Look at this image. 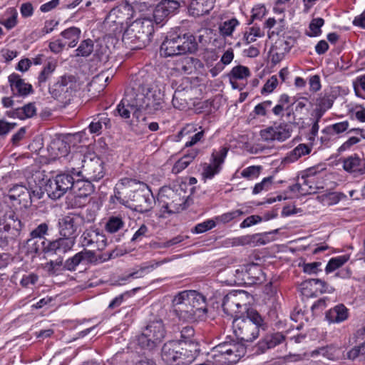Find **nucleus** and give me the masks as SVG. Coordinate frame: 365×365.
Listing matches in <instances>:
<instances>
[{
    "mask_svg": "<svg viewBox=\"0 0 365 365\" xmlns=\"http://www.w3.org/2000/svg\"><path fill=\"white\" fill-rule=\"evenodd\" d=\"M349 121L344 120L327 126L325 129L323 130V132L327 133L331 136H334L335 135H339L346 132L349 129Z\"/></svg>",
    "mask_w": 365,
    "mask_h": 365,
    "instance_id": "obj_39",
    "label": "nucleus"
},
{
    "mask_svg": "<svg viewBox=\"0 0 365 365\" xmlns=\"http://www.w3.org/2000/svg\"><path fill=\"white\" fill-rule=\"evenodd\" d=\"M292 133V126L284 121L277 123L266 127L259 131L262 140L267 143L274 141L284 142L289 139Z\"/></svg>",
    "mask_w": 365,
    "mask_h": 365,
    "instance_id": "obj_12",
    "label": "nucleus"
},
{
    "mask_svg": "<svg viewBox=\"0 0 365 365\" xmlns=\"http://www.w3.org/2000/svg\"><path fill=\"white\" fill-rule=\"evenodd\" d=\"M24 224L18 215L12 210L6 212L0 218V247L8 245L20 235Z\"/></svg>",
    "mask_w": 365,
    "mask_h": 365,
    "instance_id": "obj_8",
    "label": "nucleus"
},
{
    "mask_svg": "<svg viewBox=\"0 0 365 365\" xmlns=\"http://www.w3.org/2000/svg\"><path fill=\"white\" fill-rule=\"evenodd\" d=\"M93 50V43L90 38L83 41L76 49V56H88Z\"/></svg>",
    "mask_w": 365,
    "mask_h": 365,
    "instance_id": "obj_48",
    "label": "nucleus"
},
{
    "mask_svg": "<svg viewBox=\"0 0 365 365\" xmlns=\"http://www.w3.org/2000/svg\"><path fill=\"white\" fill-rule=\"evenodd\" d=\"M204 68V64L198 58L183 56L174 62L173 69L182 74H192Z\"/></svg>",
    "mask_w": 365,
    "mask_h": 365,
    "instance_id": "obj_18",
    "label": "nucleus"
},
{
    "mask_svg": "<svg viewBox=\"0 0 365 365\" xmlns=\"http://www.w3.org/2000/svg\"><path fill=\"white\" fill-rule=\"evenodd\" d=\"M244 212L240 210H235L230 212H225L216 217V220L222 223H228L232 220L242 215Z\"/></svg>",
    "mask_w": 365,
    "mask_h": 365,
    "instance_id": "obj_53",
    "label": "nucleus"
},
{
    "mask_svg": "<svg viewBox=\"0 0 365 365\" xmlns=\"http://www.w3.org/2000/svg\"><path fill=\"white\" fill-rule=\"evenodd\" d=\"M284 336L280 332H276L266 335L257 344L258 350L264 352L267 349H272L284 341Z\"/></svg>",
    "mask_w": 365,
    "mask_h": 365,
    "instance_id": "obj_30",
    "label": "nucleus"
},
{
    "mask_svg": "<svg viewBox=\"0 0 365 365\" xmlns=\"http://www.w3.org/2000/svg\"><path fill=\"white\" fill-rule=\"evenodd\" d=\"M125 222L120 216H111L108 218L105 228L109 233H115L124 227Z\"/></svg>",
    "mask_w": 365,
    "mask_h": 365,
    "instance_id": "obj_40",
    "label": "nucleus"
},
{
    "mask_svg": "<svg viewBox=\"0 0 365 365\" xmlns=\"http://www.w3.org/2000/svg\"><path fill=\"white\" fill-rule=\"evenodd\" d=\"M19 109V115L20 120H25L26 118H29L33 117L36 113V108L35 107L34 103H29L21 108H18Z\"/></svg>",
    "mask_w": 365,
    "mask_h": 365,
    "instance_id": "obj_50",
    "label": "nucleus"
},
{
    "mask_svg": "<svg viewBox=\"0 0 365 365\" xmlns=\"http://www.w3.org/2000/svg\"><path fill=\"white\" fill-rule=\"evenodd\" d=\"M81 243L83 247H88L103 250L107 245V239L103 232L97 228L86 229L82 234Z\"/></svg>",
    "mask_w": 365,
    "mask_h": 365,
    "instance_id": "obj_17",
    "label": "nucleus"
},
{
    "mask_svg": "<svg viewBox=\"0 0 365 365\" xmlns=\"http://www.w3.org/2000/svg\"><path fill=\"white\" fill-rule=\"evenodd\" d=\"M78 180L80 182H82V183L80 185L81 190H78L79 192L78 194V197H87L94 191L93 185L91 184L92 181H88L83 178L82 180Z\"/></svg>",
    "mask_w": 365,
    "mask_h": 365,
    "instance_id": "obj_55",
    "label": "nucleus"
},
{
    "mask_svg": "<svg viewBox=\"0 0 365 365\" xmlns=\"http://www.w3.org/2000/svg\"><path fill=\"white\" fill-rule=\"evenodd\" d=\"M245 274L248 283H259L262 282L263 273L259 266L251 264L246 265Z\"/></svg>",
    "mask_w": 365,
    "mask_h": 365,
    "instance_id": "obj_35",
    "label": "nucleus"
},
{
    "mask_svg": "<svg viewBox=\"0 0 365 365\" xmlns=\"http://www.w3.org/2000/svg\"><path fill=\"white\" fill-rule=\"evenodd\" d=\"M78 162H81L80 168H72L71 172L78 177L88 181H98L105 175L103 163L99 158H88L82 154H76L72 159L73 163L76 165Z\"/></svg>",
    "mask_w": 365,
    "mask_h": 365,
    "instance_id": "obj_6",
    "label": "nucleus"
},
{
    "mask_svg": "<svg viewBox=\"0 0 365 365\" xmlns=\"http://www.w3.org/2000/svg\"><path fill=\"white\" fill-rule=\"evenodd\" d=\"M163 93L157 87L140 88V91L133 97L132 106L135 107L133 117L138 121H145V115H154L163 110L164 106Z\"/></svg>",
    "mask_w": 365,
    "mask_h": 365,
    "instance_id": "obj_3",
    "label": "nucleus"
},
{
    "mask_svg": "<svg viewBox=\"0 0 365 365\" xmlns=\"http://www.w3.org/2000/svg\"><path fill=\"white\" fill-rule=\"evenodd\" d=\"M229 148L220 147L218 150H213L210 156V163L205 164L202 175L204 179H212L218 174L227 157Z\"/></svg>",
    "mask_w": 365,
    "mask_h": 365,
    "instance_id": "obj_13",
    "label": "nucleus"
},
{
    "mask_svg": "<svg viewBox=\"0 0 365 365\" xmlns=\"http://www.w3.org/2000/svg\"><path fill=\"white\" fill-rule=\"evenodd\" d=\"M81 31L79 28L72 26L67 29H65L61 33V36L65 40L64 43H66L70 48L75 47L81 36Z\"/></svg>",
    "mask_w": 365,
    "mask_h": 365,
    "instance_id": "obj_34",
    "label": "nucleus"
},
{
    "mask_svg": "<svg viewBox=\"0 0 365 365\" xmlns=\"http://www.w3.org/2000/svg\"><path fill=\"white\" fill-rule=\"evenodd\" d=\"M9 197L11 200H18L19 204L27 207L32 203L31 192L25 186L16 185L10 190Z\"/></svg>",
    "mask_w": 365,
    "mask_h": 365,
    "instance_id": "obj_26",
    "label": "nucleus"
},
{
    "mask_svg": "<svg viewBox=\"0 0 365 365\" xmlns=\"http://www.w3.org/2000/svg\"><path fill=\"white\" fill-rule=\"evenodd\" d=\"M9 82L12 91L19 96H25L33 92L32 86L26 83L17 73L11 74Z\"/></svg>",
    "mask_w": 365,
    "mask_h": 365,
    "instance_id": "obj_25",
    "label": "nucleus"
},
{
    "mask_svg": "<svg viewBox=\"0 0 365 365\" xmlns=\"http://www.w3.org/2000/svg\"><path fill=\"white\" fill-rule=\"evenodd\" d=\"M180 6L175 0H162L153 11V19L156 24H161L169 15L173 14Z\"/></svg>",
    "mask_w": 365,
    "mask_h": 365,
    "instance_id": "obj_20",
    "label": "nucleus"
},
{
    "mask_svg": "<svg viewBox=\"0 0 365 365\" xmlns=\"http://www.w3.org/2000/svg\"><path fill=\"white\" fill-rule=\"evenodd\" d=\"M128 97L129 96H127L125 98H123L116 108V111L118 114L124 118H130V113H133L135 110V107L131 105L133 98H129Z\"/></svg>",
    "mask_w": 365,
    "mask_h": 365,
    "instance_id": "obj_38",
    "label": "nucleus"
},
{
    "mask_svg": "<svg viewBox=\"0 0 365 365\" xmlns=\"http://www.w3.org/2000/svg\"><path fill=\"white\" fill-rule=\"evenodd\" d=\"M312 287H316L317 290L321 293H331L333 292L334 289L329 286L326 282L320 279H310L306 280L301 284L302 294L307 297H313L314 292L311 290Z\"/></svg>",
    "mask_w": 365,
    "mask_h": 365,
    "instance_id": "obj_22",
    "label": "nucleus"
},
{
    "mask_svg": "<svg viewBox=\"0 0 365 365\" xmlns=\"http://www.w3.org/2000/svg\"><path fill=\"white\" fill-rule=\"evenodd\" d=\"M200 351L198 343L190 344V346H182L179 355L178 365H190L197 356Z\"/></svg>",
    "mask_w": 365,
    "mask_h": 365,
    "instance_id": "obj_29",
    "label": "nucleus"
},
{
    "mask_svg": "<svg viewBox=\"0 0 365 365\" xmlns=\"http://www.w3.org/2000/svg\"><path fill=\"white\" fill-rule=\"evenodd\" d=\"M200 129V131H197L194 135L190 136V140L187 141L185 144V148L192 147L195 144L199 142H201L205 137V130L202 129V127L199 128Z\"/></svg>",
    "mask_w": 365,
    "mask_h": 365,
    "instance_id": "obj_61",
    "label": "nucleus"
},
{
    "mask_svg": "<svg viewBox=\"0 0 365 365\" xmlns=\"http://www.w3.org/2000/svg\"><path fill=\"white\" fill-rule=\"evenodd\" d=\"M128 27L130 32H134L141 41H149L150 36L154 32L153 22L149 18L138 19L132 22Z\"/></svg>",
    "mask_w": 365,
    "mask_h": 365,
    "instance_id": "obj_19",
    "label": "nucleus"
},
{
    "mask_svg": "<svg viewBox=\"0 0 365 365\" xmlns=\"http://www.w3.org/2000/svg\"><path fill=\"white\" fill-rule=\"evenodd\" d=\"M265 324L261 315L255 309H247L246 316L236 317L232 322L233 331L241 341L250 342L257 339L259 329H264Z\"/></svg>",
    "mask_w": 365,
    "mask_h": 365,
    "instance_id": "obj_4",
    "label": "nucleus"
},
{
    "mask_svg": "<svg viewBox=\"0 0 365 365\" xmlns=\"http://www.w3.org/2000/svg\"><path fill=\"white\" fill-rule=\"evenodd\" d=\"M109 121H110V120L106 117L101 118L97 121H95V120H94L93 121H92L90 123V125L88 126L89 131L91 133H95V134L99 135L101 133V131L102 129L103 123L106 125Z\"/></svg>",
    "mask_w": 365,
    "mask_h": 365,
    "instance_id": "obj_57",
    "label": "nucleus"
},
{
    "mask_svg": "<svg viewBox=\"0 0 365 365\" xmlns=\"http://www.w3.org/2000/svg\"><path fill=\"white\" fill-rule=\"evenodd\" d=\"M182 345L178 341L166 342L161 350L162 359L168 364H178Z\"/></svg>",
    "mask_w": 365,
    "mask_h": 365,
    "instance_id": "obj_21",
    "label": "nucleus"
},
{
    "mask_svg": "<svg viewBox=\"0 0 365 365\" xmlns=\"http://www.w3.org/2000/svg\"><path fill=\"white\" fill-rule=\"evenodd\" d=\"M349 258V255H343L331 258L325 267V272L329 274L334 272L346 263Z\"/></svg>",
    "mask_w": 365,
    "mask_h": 365,
    "instance_id": "obj_37",
    "label": "nucleus"
},
{
    "mask_svg": "<svg viewBox=\"0 0 365 365\" xmlns=\"http://www.w3.org/2000/svg\"><path fill=\"white\" fill-rule=\"evenodd\" d=\"M290 101V97L283 93L279 96L277 104L272 108V113L276 116H282L284 111V106Z\"/></svg>",
    "mask_w": 365,
    "mask_h": 365,
    "instance_id": "obj_47",
    "label": "nucleus"
},
{
    "mask_svg": "<svg viewBox=\"0 0 365 365\" xmlns=\"http://www.w3.org/2000/svg\"><path fill=\"white\" fill-rule=\"evenodd\" d=\"M45 269L51 276H57L64 271L62 258L53 261L51 260L45 264Z\"/></svg>",
    "mask_w": 365,
    "mask_h": 365,
    "instance_id": "obj_42",
    "label": "nucleus"
},
{
    "mask_svg": "<svg viewBox=\"0 0 365 365\" xmlns=\"http://www.w3.org/2000/svg\"><path fill=\"white\" fill-rule=\"evenodd\" d=\"M245 293V291H232L225 295L222 304L225 314L234 319L240 317L239 314L242 313V297Z\"/></svg>",
    "mask_w": 365,
    "mask_h": 365,
    "instance_id": "obj_15",
    "label": "nucleus"
},
{
    "mask_svg": "<svg viewBox=\"0 0 365 365\" xmlns=\"http://www.w3.org/2000/svg\"><path fill=\"white\" fill-rule=\"evenodd\" d=\"M195 330L192 327L187 326L182 329L180 331V339L178 341L182 345L184 343L185 346H190V344L197 343L194 339Z\"/></svg>",
    "mask_w": 365,
    "mask_h": 365,
    "instance_id": "obj_44",
    "label": "nucleus"
},
{
    "mask_svg": "<svg viewBox=\"0 0 365 365\" xmlns=\"http://www.w3.org/2000/svg\"><path fill=\"white\" fill-rule=\"evenodd\" d=\"M197 48L198 44L192 34L170 33L160 46V54L165 57L180 56L195 53Z\"/></svg>",
    "mask_w": 365,
    "mask_h": 365,
    "instance_id": "obj_5",
    "label": "nucleus"
},
{
    "mask_svg": "<svg viewBox=\"0 0 365 365\" xmlns=\"http://www.w3.org/2000/svg\"><path fill=\"white\" fill-rule=\"evenodd\" d=\"M349 115L352 119L356 118L359 122H365V108L361 106L349 110Z\"/></svg>",
    "mask_w": 365,
    "mask_h": 365,
    "instance_id": "obj_64",
    "label": "nucleus"
},
{
    "mask_svg": "<svg viewBox=\"0 0 365 365\" xmlns=\"http://www.w3.org/2000/svg\"><path fill=\"white\" fill-rule=\"evenodd\" d=\"M38 280V276L35 273L24 274L20 280L21 287L28 288L31 285H34Z\"/></svg>",
    "mask_w": 365,
    "mask_h": 365,
    "instance_id": "obj_58",
    "label": "nucleus"
},
{
    "mask_svg": "<svg viewBox=\"0 0 365 365\" xmlns=\"http://www.w3.org/2000/svg\"><path fill=\"white\" fill-rule=\"evenodd\" d=\"M311 151V146L304 143H301L286 155V156L282 159V163L287 165L294 163L302 156L309 155Z\"/></svg>",
    "mask_w": 365,
    "mask_h": 365,
    "instance_id": "obj_32",
    "label": "nucleus"
},
{
    "mask_svg": "<svg viewBox=\"0 0 365 365\" xmlns=\"http://www.w3.org/2000/svg\"><path fill=\"white\" fill-rule=\"evenodd\" d=\"M273 182V177L269 176L264 178L260 182L257 183L253 190L252 193L257 195L262 191H267L271 189Z\"/></svg>",
    "mask_w": 365,
    "mask_h": 365,
    "instance_id": "obj_49",
    "label": "nucleus"
},
{
    "mask_svg": "<svg viewBox=\"0 0 365 365\" xmlns=\"http://www.w3.org/2000/svg\"><path fill=\"white\" fill-rule=\"evenodd\" d=\"M334 101L329 96L319 97L317 99L316 106L324 110H329L333 106Z\"/></svg>",
    "mask_w": 365,
    "mask_h": 365,
    "instance_id": "obj_63",
    "label": "nucleus"
},
{
    "mask_svg": "<svg viewBox=\"0 0 365 365\" xmlns=\"http://www.w3.org/2000/svg\"><path fill=\"white\" fill-rule=\"evenodd\" d=\"M71 174L67 173L58 174L54 178L48 180L46 190L52 198H60L71 188L81 190L80 185L82 182L78 179L75 180L73 175H76L73 174L71 171Z\"/></svg>",
    "mask_w": 365,
    "mask_h": 365,
    "instance_id": "obj_10",
    "label": "nucleus"
},
{
    "mask_svg": "<svg viewBox=\"0 0 365 365\" xmlns=\"http://www.w3.org/2000/svg\"><path fill=\"white\" fill-rule=\"evenodd\" d=\"M324 24V20L322 18L313 19L309 24V29L311 33L309 36H318L322 34L321 28Z\"/></svg>",
    "mask_w": 365,
    "mask_h": 365,
    "instance_id": "obj_51",
    "label": "nucleus"
},
{
    "mask_svg": "<svg viewBox=\"0 0 365 365\" xmlns=\"http://www.w3.org/2000/svg\"><path fill=\"white\" fill-rule=\"evenodd\" d=\"M18 12L14 8H8L0 17V24L8 30L13 29L17 24Z\"/></svg>",
    "mask_w": 365,
    "mask_h": 365,
    "instance_id": "obj_36",
    "label": "nucleus"
},
{
    "mask_svg": "<svg viewBox=\"0 0 365 365\" xmlns=\"http://www.w3.org/2000/svg\"><path fill=\"white\" fill-rule=\"evenodd\" d=\"M165 329L161 319L150 322L138 338L143 348L153 349L160 344L165 336Z\"/></svg>",
    "mask_w": 365,
    "mask_h": 365,
    "instance_id": "obj_11",
    "label": "nucleus"
},
{
    "mask_svg": "<svg viewBox=\"0 0 365 365\" xmlns=\"http://www.w3.org/2000/svg\"><path fill=\"white\" fill-rule=\"evenodd\" d=\"M215 1V0H191L189 12L195 17L207 14L213 9Z\"/></svg>",
    "mask_w": 365,
    "mask_h": 365,
    "instance_id": "obj_27",
    "label": "nucleus"
},
{
    "mask_svg": "<svg viewBox=\"0 0 365 365\" xmlns=\"http://www.w3.org/2000/svg\"><path fill=\"white\" fill-rule=\"evenodd\" d=\"M172 306L178 319L187 322L202 319L207 312L206 297L195 290L178 292L172 301Z\"/></svg>",
    "mask_w": 365,
    "mask_h": 365,
    "instance_id": "obj_2",
    "label": "nucleus"
},
{
    "mask_svg": "<svg viewBox=\"0 0 365 365\" xmlns=\"http://www.w3.org/2000/svg\"><path fill=\"white\" fill-rule=\"evenodd\" d=\"M343 168L349 173L365 174V161L357 155H350L343 160Z\"/></svg>",
    "mask_w": 365,
    "mask_h": 365,
    "instance_id": "obj_28",
    "label": "nucleus"
},
{
    "mask_svg": "<svg viewBox=\"0 0 365 365\" xmlns=\"http://www.w3.org/2000/svg\"><path fill=\"white\" fill-rule=\"evenodd\" d=\"M250 74V71L247 67L239 65L232 68L230 77L235 80H243L248 78Z\"/></svg>",
    "mask_w": 365,
    "mask_h": 365,
    "instance_id": "obj_46",
    "label": "nucleus"
},
{
    "mask_svg": "<svg viewBox=\"0 0 365 365\" xmlns=\"http://www.w3.org/2000/svg\"><path fill=\"white\" fill-rule=\"evenodd\" d=\"M170 259L168 258H165L161 260H150L148 262H145L143 263L139 269L136 270L135 272H133L132 273H130L128 275L126 276L123 279L128 280L130 278L133 279H137V278H141L143 277L145 274H147L154 269H157L158 267L162 266L163 264L170 262Z\"/></svg>",
    "mask_w": 365,
    "mask_h": 365,
    "instance_id": "obj_23",
    "label": "nucleus"
},
{
    "mask_svg": "<svg viewBox=\"0 0 365 365\" xmlns=\"http://www.w3.org/2000/svg\"><path fill=\"white\" fill-rule=\"evenodd\" d=\"M56 69V64L48 62L38 74L37 78L38 86H41L44 84L51 76Z\"/></svg>",
    "mask_w": 365,
    "mask_h": 365,
    "instance_id": "obj_45",
    "label": "nucleus"
},
{
    "mask_svg": "<svg viewBox=\"0 0 365 365\" xmlns=\"http://www.w3.org/2000/svg\"><path fill=\"white\" fill-rule=\"evenodd\" d=\"M348 309L342 304L336 305L326 313V319L329 323H341L348 319Z\"/></svg>",
    "mask_w": 365,
    "mask_h": 365,
    "instance_id": "obj_31",
    "label": "nucleus"
},
{
    "mask_svg": "<svg viewBox=\"0 0 365 365\" xmlns=\"http://www.w3.org/2000/svg\"><path fill=\"white\" fill-rule=\"evenodd\" d=\"M76 243L73 238L59 237L52 241H42V252L48 255L66 254Z\"/></svg>",
    "mask_w": 365,
    "mask_h": 365,
    "instance_id": "obj_16",
    "label": "nucleus"
},
{
    "mask_svg": "<svg viewBox=\"0 0 365 365\" xmlns=\"http://www.w3.org/2000/svg\"><path fill=\"white\" fill-rule=\"evenodd\" d=\"M239 24L240 22L235 18H232L229 20L225 21L219 27L220 33L223 36H230Z\"/></svg>",
    "mask_w": 365,
    "mask_h": 365,
    "instance_id": "obj_43",
    "label": "nucleus"
},
{
    "mask_svg": "<svg viewBox=\"0 0 365 365\" xmlns=\"http://www.w3.org/2000/svg\"><path fill=\"white\" fill-rule=\"evenodd\" d=\"M76 89L75 76L68 74L58 77L48 86V92L51 97L61 103L69 102Z\"/></svg>",
    "mask_w": 365,
    "mask_h": 365,
    "instance_id": "obj_9",
    "label": "nucleus"
},
{
    "mask_svg": "<svg viewBox=\"0 0 365 365\" xmlns=\"http://www.w3.org/2000/svg\"><path fill=\"white\" fill-rule=\"evenodd\" d=\"M145 187V184L135 179L122 178L116 183L111 200L126 207L133 205L141 213L147 212L152 208L153 199L144 192Z\"/></svg>",
    "mask_w": 365,
    "mask_h": 365,
    "instance_id": "obj_1",
    "label": "nucleus"
},
{
    "mask_svg": "<svg viewBox=\"0 0 365 365\" xmlns=\"http://www.w3.org/2000/svg\"><path fill=\"white\" fill-rule=\"evenodd\" d=\"M81 263L82 262L80 258V255H78V253H76L74 256L69 257L63 263V267L66 270L73 272L75 271L77 266Z\"/></svg>",
    "mask_w": 365,
    "mask_h": 365,
    "instance_id": "obj_54",
    "label": "nucleus"
},
{
    "mask_svg": "<svg viewBox=\"0 0 365 365\" xmlns=\"http://www.w3.org/2000/svg\"><path fill=\"white\" fill-rule=\"evenodd\" d=\"M158 201L163 212L168 214L178 213L190 206L188 197L181 196L180 192L170 187L160 190Z\"/></svg>",
    "mask_w": 365,
    "mask_h": 365,
    "instance_id": "obj_7",
    "label": "nucleus"
},
{
    "mask_svg": "<svg viewBox=\"0 0 365 365\" xmlns=\"http://www.w3.org/2000/svg\"><path fill=\"white\" fill-rule=\"evenodd\" d=\"M83 221V217L80 214L68 213L58 220L60 235L76 240L78 230Z\"/></svg>",
    "mask_w": 365,
    "mask_h": 365,
    "instance_id": "obj_14",
    "label": "nucleus"
},
{
    "mask_svg": "<svg viewBox=\"0 0 365 365\" xmlns=\"http://www.w3.org/2000/svg\"><path fill=\"white\" fill-rule=\"evenodd\" d=\"M264 32L259 26H253L245 31L243 36V41L245 44H250L256 41V38L263 37Z\"/></svg>",
    "mask_w": 365,
    "mask_h": 365,
    "instance_id": "obj_41",
    "label": "nucleus"
},
{
    "mask_svg": "<svg viewBox=\"0 0 365 365\" xmlns=\"http://www.w3.org/2000/svg\"><path fill=\"white\" fill-rule=\"evenodd\" d=\"M261 169V166H249L242 170L241 172V175L247 180H252L257 178L259 175Z\"/></svg>",
    "mask_w": 365,
    "mask_h": 365,
    "instance_id": "obj_52",
    "label": "nucleus"
},
{
    "mask_svg": "<svg viewBox=\"0 0 365 365\" xmlns=\"http://www.w3.org/2000/svg\"><path fill=\"white\" fill-rule=\"evenodd\" d=\"M216 226L213 220H207L195 225L194 230L195 233L200 234L208 231Z\"/></svg>",
    "mask_w": 365,
    "mask_h": 365,
    "instance_id": "obj_59",
    "label": "nucleus"
},
{
    "mask_svg": "<svg viewBox=\"0 0 365 365\" xmlns=\"http://www.w3.org/2000/svg\"><path fill=\"white\" fill-rule=\"evenodd\" d=\"M48 229L46 223H41L31 232V236L33 239L43 240L42 238L47 233Z\"/></svg>",
    "mask_w": 365,
    "mask_h": 365,
    "instance_id": "obj_60",
    "label": "nucleus"
},
{
    "mask_svg": "<svg viewBox=\"0 0 365 365\" xmlns=\"http://www.w3.org/2000/svg\"><path fill=\"white\" fill-rule=\"evenodd\" d=\"M131 10L132 7L130 4H120L110 10L108 19L118 25H123L124 21L131 16Z\"/></svg>",
    "mask_w": 365,
    "mask_h": 365,
    "instance_id": "obj_24",
    "label": "nucleus"
},
{
    "mask_svg": "<svg viewBox=\"0 0 365 365\" xmlns=\"http://www.w3.org/2000/svg\"><path fill=\"white\" fill-rule=\"evenodd\" d=\"M130 30L131 29L128 26L124 31L122 37L123 42L131 50L141 49L145 46L147 41H141L138 38V36H137L134 32H130Z\"/></svg>",
    "mask_w": 365,
    "mask_h": 365,
    "instance_id": "obj_33",
    "label": "nucleus"
},
{
    "mask_svg": "<svg viewBox=\"0 0 365 365\" xmlns=\"http://www.w3.org/2000/svg\"><path fill=\"white\" fill-rule=\"evenodd\" d=\"M78 253L83 264L93 263L96 261V254L93 250H83Z\"/></svg>",
    "mask_w": 365,
    "mask_h": 365,
    "instance_id": "obj_62",
    "label": "nucleus"
},
{
    "mask_svg": "<svg viewBox=\"0 0 365 365\" xmlns=\"http://www.w3.org/2000/svg\"><path fill=\"white\" fill-rule=\"evenodd\" d=\"M277 85L278 79L277 76H272L264 85L261 90V93L262 95L271 93L277 88Z\"/></svg>",
    "mask_w": 365,
    "mask_h": 365,
    "instance_id": "obj_56",
    "label": "nucleus"
}]
</instances>
